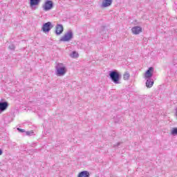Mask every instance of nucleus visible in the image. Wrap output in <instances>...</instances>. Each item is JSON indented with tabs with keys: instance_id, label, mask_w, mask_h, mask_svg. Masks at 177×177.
Instances as JSON below:
<instances>
[{
	"instance_id": "obj_1",
	"label": "nucleus",
	"mask_w": 177,
	"mask_h": 177,
	"mask_svg": "<svg viewBox=\"0 0 177 177\" xmlns=\"http://www.w3.org/2000/svg\"><path fill=\"white\" fill-rule=\"evenodd\" d=\"M56 75L57 77H63L67 73V68L62 63H58L55 66Z\"/></svg>"
},
{
	"instance_id": "obj_2",
	"label": "nucleus",
	"mask_w": 177,
	"mask_h": 177,
	"mask_svg": "<svg viewBox=\"0 0 177 177\" xmlns=\"http://www.w3.org/2000/svg\"><path fill=\"white\" fill-rule=\"evenodd\" d=\"M109 77L114 84H120V80H121V74L116 70L110 71L109 73Z\"/></svg>"
},
{
	"instance_id": "obj_3",
	"label": "nucleus",
	"mask_w": 177,
	"mask_h": 177,
	"mask_svg": "<svg viewBox=\"0 0 177 177\" xmlns=\"http://www.w3.org/2000/svg\"><path fill=\"white\" fill-rule=\"evenodd\" d=\"M74 38V33L72 30H69L67 31L64 36H62L60 39L61 42H68V41H71Z\"/></svg>"
},
{
	"instance_id": "obj_4",
	"label": "nucleus",
	"mask_w": 177,
	"mask_h": 177,
	"mask_svg": "<svg viewBox=\"0 0 177 177\" xmlns=\"http://www.w3.org/2000/svg\"><path fill=\"white\" fill-rule=\"evenodd\" d=\"M43 10L45 12H48V10H50L53 8V1L50 0H47L42 6Z\"/></svg>"
},
{
	"instance_id": "obj_5",
	"label": "nucleus",
	"mask_w": 177,
	"mask_h": 177,
	"mask_svg": "<svg viewBox=\"0 0 177 177\" xmlns=\"http://www.w3.org/2000/svg\"><path fill=\"white\" fill-rule=\"evenodd\" d=\"M52 28H53V25H52L51 22L48 21L43 24L42 31L43 32H49Z\"/></svg>"
},
{
	"instance_id": "obj_6",
	"label": "nucleus",
	"mask_w": 177,
	"mask_h": 177,
	"mask_svg": "<svg viewBox=\"0 0 177 177\" xmlns=\"http://www.w3.org/2000/svg\"><path fill=\"white\" fill-rule=\"evenodd\" d=\"M2 100H3L0 101V114H2L3 111L8 110V107H9V102L6 101L3 102Z\"/></svg>"
},
{
	"instance_id": "obj_7",
	"label": "nucleus",
	"mask_w": 177,
	"mask_h": 177,
	"mask_svg": "<svg viewBox=\"0 0 177 177\" xmlns=\"http://www.w3.org/2000/svg\"><path fill=\"white\" fill-rule=\"evenodd\" d=\"M63 31H64V28H63V25L62 24H57L55 26V34L56 35H60V34L63 33Z\"/></svg>"
},
{
	"instance_id": "obj_8",
	"label": "nucleus",
	"mask_w": 177,
	"mask_h": 177,
	"mask_svg": "<svg viewBox=\"0 0 177 177\" xmlns=\"http://www.w3.org/2000/svg\"><path fill=\"white\" fill-rule=\"evenodd\" d=\"M153 71H154V68L150 67L146 71L145 77V78H151L153 77Z\"/></svg>"
},
{
	"instance_id": "obj_9",
	"label": "nucleus",
	"mask_w": 177,
	"mask_h": 177,
	"mask_svg": "<svg viewBox=\"0 0 177 177\" xmlns=\"http://www.w3.org/2000/svg\"><path fill=\"white\" fill-rule=\"evenodd\" d=\"M133 34L138 35L142 32V27L140 26H134L131 28Z\"/></svg>"
},
{
	"instance_id": "obj_10",
	"label": "nucleus",
	"mask_w": 177,
	"mask_h": 177,
	"mask_svg": "<svg viewBox=\"0 0 177 177\" xmlns=\"http://www.w3.org/2000/svg\"><path fill=\"white\" fill-rule=\"evenodd\" d=\"M113 3V0H104L101 4V8H108Z\"/></svg>"
},
{
	"instance_id": "obj_11",
	"label": "nucleus",
	"mask_w": 177,
	"mask_h": 177,
	"mask_svg": "<svg viewBox=\"0 0 177 177\" xmlns=\"http://www.w3.org/2000/svg\"><path fill=\"white\" fill-rule=\"evenodd\" d=\"M39 2H41V0H30V8L37 9L36 8H34V7L39 5Z\"/></svg>"
},
{
	"instance_id": "obj_12",
	"label": "nucleus",
	"mask_w": 177,
	"mask_h": 177,
	"mask_svg": "<svg viewBox=\"0 0 177 177\" xmlns=\"http://www.w3.org/2000/svg\"><path fill=\"white\" fill-rule=\"evenodd\" d=\"M154 84V81L151 80V78H147L146 81V86L147 88H151Z\"/></svg>"
},
{
	"instance_id": "obj_13",
	"label": "nucleus",
	"mask_w": 177,
	"mask_h": 177,
	"mask_svg": "<svg viewBox=\"0 0 177 177\" xmlns=\"http://www.w3.org/2000/svg\"><path fill=\"white\" fill-rule=\"evenodd\" d=\"M89 175L88 171H83L78 174V177H89Z\"/></svg>"
},
{
	"instance_id": "obj_14",
	"label": "nucleus",
	"mask_w": 177,
	"mask_h": 177,
	"mask_svg": "<svg viewBox=\"0 0 177 177\" xmlns=\"http://www.w3.org/2000/svg\"><path fill=\"white\" fill-rule=\"evenodd\" d=\"M129 77H130L129 73L126 72V73L124 74V75H123V79H124V80H129Z\"/></svg>"
},
{
	"instance_id": "obj_15",
	"label": "nucleus",
	"mask_w": 177,
	"mask_h": 177,
	"mask_svg": "<svg viewBox=\"0 0 177 177\" xmlns=\"http://www.w3.org/2000/svg\"><path fill=\"white\" fill-rule=\"evenodd\" d=\"M79 55L78 53H77L76 51H73L72 53L71 54V57L75 58V57H78Z\"/></svg>"
},
{
	"instance_id": "obj_16",
	"label": "nucleus",
	"mask_w": 177,
	"mask_h": 177,
	"mask_svg": "<svg viewBox=\"0 0 177 177\" xmlns=\"http://www.w3.org/2000/svg\"><path fill=\"white\" fill-rule=\"evenodd\" d=\"M171 135L175 136V135H177V128H173L171 130Z\"/></svg>"
},
{
	"instance_id": "obj_17",
	"label": "nucleus",
	"mask_w": 177,
	"mask_h": 177,
	"mask_svg": "<svg viewBox=\"0 0 177 177\" xmlns=\"http://www.w3.org/2000/svg\"><path fill=\"white\" fill-rule=\"evenodd\" d=\"M25 132H26V135H27V136H31V135H32L34 133L33 131H25Z\"/></svg>"
},
{
	"instance_id": "obj_18",
	"label": "nucleus",
	"mask_w": 177,
	"mask_h": 177,
	"mask_svg": "<svg viewBox=\"0 0 177 177\" xmlns=\"http://www.w3.org/2000/svg\"><path fill=\"white\" fill-rule=\"evenodd\" d=\"M8 48H9V49L10 50H15V45L14 44H10L9 46H8Z\"/></svg>"
},
{
	"instance_id": "obj_19",
	"label": "nucleus",
	"mask_w": 177,
	"mask_h": 177,
	"mask_svg": "<svg viewBox=\"0 0 177 177\" xmlns=\"http://www.w3.org/2000/svg\"><path fill=\"white\" fill-rule=\"evenodd\" d=\"M17 131H19L21 132V133L26 132V130H25V129H20V128H17Z\"/></svg>"
},
{
	"instance_id": "obj_20",
	"label": "nucleus",
	"mask_w": 177,
	"mask_h": 177,
	"mask_svg": "<svg viewBox=\"0 0 177 177\" xmlns=\"http://www.w3.org/2000/svg\"><path fill=\"white\" fill-rule=\"evenodd\" d=\"M120 143L118 142L117 145H114V147H117V146H120Z\"/></svg>"
},
{
	"instance_id": "obj_21",
	"label": "nucleus",
	"mask_w": 177,
	"mask_h": 177,
	"mask_svg": "<svg viewBox=\"0 0 177 177\" xmlns=\"http://www.w3.org/2000/svg\"><path fill=\"white\" fill-rule=\"evenodd\" d=\"M3 151H2V149H0V156H2Z\"/></svg>"
},
{
	"instance_id": "obj_22",
	"label": "nucleus",
	"mask_w": 177,
	"mask_h": 177,
	"mask_svg": "<svg viewBox=\"0 0 177 177\" xmlns=\"http://www.w3.org/2000/svg\"><path fill=\"white\" fill-rule=\"evenodd\" d=\"M115 122H118L117 121H115Z\"/></svg>"
}]
</instances>
